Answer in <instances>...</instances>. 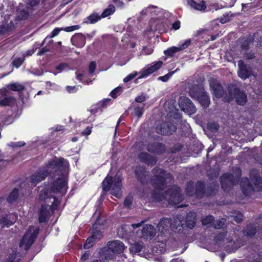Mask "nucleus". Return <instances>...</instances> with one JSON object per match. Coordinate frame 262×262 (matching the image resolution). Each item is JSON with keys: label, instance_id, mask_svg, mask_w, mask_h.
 Wrapping results in <instances>:
<instances>
[{"label": "nucleus", "instance_id": "nucleus-11", "mask_svg": "<svg viewBox=\"0 0 262 262\" xmlns=\"http://www.w3.org/2000/svg\"><path fill=\"white\" fill-rule=\"evenodd\" d=\"M238 75L242 79H246L253 75L252 68L246 65L243 60L238 61Z\"/></svg>", "mask_w": 262, "mask_h": 262}, {"label": "nucleus", "instance_id": "nucleus-53", "mask_svg": "<svg viewBox=\"0 0 262 262\" xmlns=\"http://www.w3.org/2000/svg\"><path fill=\"white\" fill-rule=\"evenodd\" d=\"M146 100V97L144 94H141L140 96L137 97L135 99V101L138 103H141L145 101Z\"/></svg>", "mask_w": 262, "mask_h": 262}, {"label": "nucleus", "instance_id": "nucleus-62", "mask_svg": "<svg viewBox=\"0 0 262 262\" xmlns=\"http://www.w3.org/2000/svg\"><path fill=\"white\" fill-rule=\"evenodd\" d=\"M225 233L223 232L222 233L219 234L216 236V241H221L222 240L225 236Z\"/></svg>", "mask_w": 262, "mask_h": 262}, {"label": "nucleus", "instance_id": "nucleus-29", "mask_svg": "<svg viewBox=\"0 0 262 262\" xmlns=\"http://www.w3.org/2000/svg\"><path fill=\"white\" fill-rule=\"evenodd\" d=\"M12 100V97L4 96L3 93L0 92V106L9 105Z\"/></svg>", "mask_w": 262, "mask_h": 262}, {"label": "nucleus", "instance_id": "nucleus-50", "mask_svg": "<svg viewBox=\"0 0 262 262\" xmlns=\"http://www.w3.org/2000/svg\"><path fill=\"white\" fill-rule=\"evenodd\" d=\"M133 202V196L130 195H128L124 200V205L127 207H130Z\"/></svg>", "mask_w": 262, "mask_h": 262}, {"label": "nucleus", "instance_id": "nucleus-49", "mask_svg": "<svg viewBox=\"0 0 262 262\" xmlns=\"http://www.w3.org/2000/svg\"><path fill=\"white\" fill-rule=\"evenodd\" d=\"M219 125L216 123H210L208 124V128L212 132H216L219 129Z\"/></svg>", "mask_w": 262, "mask_h": 262}, {"label": "nucleus", "instance_id": "nucleus-27", "mask_svg": "<svg viewBox=\"0 0 262 262\" xmlns=\"http://www.w3.org/2000/svg\"><path fill=\"white\" fill-rule=\"evenodd\" d=\"M188 3L191 7L196 10H204L206 9V6L203 1L199 3H196L193 0H188Z\"/></svg>", "mask_w": 262, "mask_h": 262}, {"label": "nucleus", "instance_id": "nucleus-26", "mask_svg": "<svg viewBox=\"0 0 262 262\" xmlns=\"http://www.w3.org/2000/svg\"><path fill=\"white\" fill-rule=\"evenodd\" d=\"M144 168L142 166L137 167L135 170L136 175L141 183H144V179L148 176Z\"/></svg>", "mask_w": 262, "mask_h": 262}, {"label": "nucleus", "instance_id": "nucleus-10", "mask_svg": "<svg viewBox=\"0 0 262 262\" xmlns=\"http://www.w3.org/2000/svg\"><path fill=\"white\" fill-rule=\"evenodd\" d=\"M176 126L171 122L163 123L158 125L156 128V132L161 135L171 134L176 131Z\"/></svg>", "mask_w": 262, "mask_h": 262}, {"label": "nucleus", "instance_id": "nucleus-18", "mask_svg": "<svg viewBox=\"0 0 262 262\" xmlns=\"http://www.w3.org/2000/svg\"><path fill=\"white\" fill-rule=\"evenodd\" d=\"M16 220V217L13 214H3L0 216V224L3 226L7 227L14 224Z\"/></svg>", "mask_w": 262, "mask_h": 262}, {"label": "nucleus", "instance_id": "nucleus-39", "mask_svg": "<svg viewBox=\"0 0 262 262\" xmlns=\"http://www.w3.org/2000/svg\"><path fill=\"white\" fill-rule=\"evenodd\" d=\"M101 16L97 13H93L88 17L87 19L91 24H94L101 19Z\"/></svg>", "mask_w": 262, "mask_h": 262}, {"label": "nucleus", "instance_id": "nucleus-55", "mask_svg": "<svg viewBox=\"0 0 262 262\" xmlns=\"http://www.w3.org/2000/svg\"><path fill=\"white\" fill-rule=\"evenodd\" d=\"M251 41V40L245 39L241 45L242 47L244 49L247 48Z\"/></svg>", "mask_w": 262, "mask_h": 262}, {"label": "nucleus", "instance_id": "nucleus-6", "mask_svg": "<svg viewBox=\"0 0 262 262\" xmlns=\"http://www.w3.org/2000/svg\"><path fill=\"white\" fill-rule=\"evenodd\" d=\"M38 232L39 229L38 228L30 227L20 241L19 246L20 247L24 246L26 250L29 249L33 244Z\"/></svg>", "mask_w": 262, "mask_h": 262}, {"label": "nucleus", "instance_id": "nucleus-31", "mask_svg": "<svg viewBox=\"0 0 262 262\" xmlns=\"http://www.w3.org/2000/svg\"><path fill=\"white\" fill-rule=\"evenodd\" d=\"M256 229L253 225H248L244 230L243 233L246 236H252L255 235Z\"/></svg>", "mask_w": 262, "mask_h": 262}, {"label": "nucleus", "instance_id": "nucleus-44", "mask_svg": "<svg viewBox=\"0 0 262 262\" xmlns=\"http://www.w3.org/2000/svg\"><path fill=\"white\" fill-rule=\"evenodd\" d=\"M214 218L212 215H208L202 218V222L203 225H207L211 223Z\"/></svg>", "mask_w": 262, "mask_h": 262}, {"label": "nucleus", "instance_id": "nucleus-57", "mask_svg": "<svg viewBox=\"0 0 262 262\" xmlns=\"http://www.w3.org/2000/svg\"><path fill=\"white\" fill-rule=\"evenodd\" d=\"M50 51V50L46 47L42 48L37 53L38 56H40Z\"/></svg>", "mask_w": 262, "mask_h": 262}, {"label": "nucleus", "instance_id": "nucleus-42", "mask_svg": "<svg viewBox=\"0 0 262 262\" xmlns=\"http://www.w3.org/2000/svg\"><path fill=\"white\" fill-rule=\"evenodd\" d=\"M24 60V57L23 58H16L13 60L12 64L14 67H15L16 68H18L23 64Z\"/></svg>", "mask_w": 262, "mask_h": 262}, {"label": "nucleus", "instance_id": "nucleus-47", "mask_svg": "<svg viewBox=\"0 0 262 262\" xmlns=\"http://www.w3.org/2000/svg\"><path fill=\"white\" fill-rule=\"evenodd\" d=\"M143 107H136L134 110V115L138 117H141L143 114Z\"/></svg>", "mask_w": 262, "mask_h": 262}, {"label": "nucleus", "instance_id": "nucleus-63", "mask_svg": "<svg viewBox=\"0 0 262 262\" xmlns=\"http://www.w3.org/2000/svg\"><path fill=\"white\" fill-rule=\"evenodd\" d=\"M230 20L229 17L228 16H226L224 18H221L219 20V23H221L222 24H224L226 22Z\"/></svg>", "mask_w": 262, "mask_h": 262}, {"label": "nucleus", "instance_id": "nucleus-45", "mask_svg": "<svg viewBox=\"0 0 262 262\" xmlns=\"http://www.w3.org/2000/svg\"><path fill=\"white\" fill-rule=\"evenodd\" d=\"M226 220L225 219H221L216 221V223L214 224V227L216 229H221L225 225Z\"/></svg>", "mask_w": 262, "mask_h": 262}, {"label": "nucleus", "instance_id": "nucleus-14", "mask_svg": "<svg viewBox=\"0 0 262 262\" xmlns=\"http://www.w3.org/2000/svg\"><path fill=\"white\" fill-rule=\"evenodd\" d=\"M190 39L186 40L181 45H179L178 47H172L170 48H169L164 51V53L165 55L172 56L175 53L183 50L187 48L190 45Z\"/></svg>", "mask_w": 262, "mask_h": 262}, {"label": "nucleus", "instance_id": "nucleus-25", "mask_svg": "<svg viewBox=\"0 0 262 262\" xmlns=\"http://www.w3.org/2000/svg\"><path fill=\"white\" fill-rule=\"evenodd\" d=\"M171 220H170V219L168 218H164L161 220L157 225L159 230L163 232L164 229H166L168 228H171Z\"/></svg>", "mask_w": 262, "mask_h": 262}, {"label": "nucleus", "instance_id": "nucleus-35", "mask_svg": "<svg viewBox=\"0 0 262 262\" xmlns=\"http://www.w3.org/2000/svg\"><path fill=\"white\" fill-rule=\"evenodd\" d=\"M7 88L9 90L13 91H21L24 90L25 89L24 85L18 83H14L10 84L7 86Z\"/></svg>", "mask_w": 262, "mask_h": 262}, {"label": "nucleus", "instance_id": "nucleus-12", "mask_svg": "<svg viewBox=\"0 0 262 262\" xmlns=\"http://www.w3.org/2000/svg\"><path fill=\"white\" fill-rule=\"evenodd\" d=\"M209 83L212 94L217 98L222 97L223 95V90L222 86L218 83L217 80L212 78H210Z\"/></svg>", "mask_w": 262, "mask_h": 262}, {"label": "nucleus", "instance_id": "nucleus-22", "mask_svg": "<svg viewBox=\"0 0 262 262\" xmlns=\"http://www.w3.org/2000/svg\"><path fill=\"white\" fill-rule=\"evenodd\" d=\"M85 37L82 34H75L71 38L73 45L81 48L83 47L85 41Z\"/></svg>", "mask_w": 262, "mask_h": 262}, {"label": "nucleus", "instance_id": "nucleus-37", "mask_svg": "<svg viewBox=\"0 0 262 262\" xmlns=\"http://www.w3.org/2000/svg\"><path fill=\"white\" fill-rule=\"evenodd\" d=\"M186 192L187 194L189 196H192L193 194H195V190L193 182H190L187 184Z\"/></svg>", "mask_w": 262, "mask_h": 262}, {"label": "nucleus", "instance_id": "nucleus-33", "mask_svg": "<svg viewBox=\"0 0 262 262\" xmlns=\"http://www.w3.org/2000/svg\"><path fill=\"white\" fill-rule=\"evenodd\" d=\"M143 248L142 243H135L131 245L130 250L132 253H138L140 252Z\"/></svg>", "mask_w": 262, "mask_h": 262}, {"label": "nucleus", "instance_id": "nucleus-16", "mask_svg": "<svg viewBox=\"0 0 262 262\" xmlns=\"http://www.w3.org/2000/svg\"><path fill=\"white\" fill-rule=\"evenodd\" d=\"M162 64L163 62L162 61H159L150 67L143 70L139 78H141L147 77L149 75L153 73L154 72L159 69Z\"/></svg>", "mask_w": 262, "mask_h": 262}, {"label": "nucleus", "instance_id": "nucleus-32", "mask_svg": "<svg viewBox=\"0 0 262 262\" xmlns=\"http://www.w3.org/2000/svg\"><path fill=\"white\" fill-rule=\"evenodd\" d=\"M115 8L114 5H110L108 7L105 9L101 14V17L104 18L107 17L115 12Z\"/></svg>", "mask_w": 262, "mask_h": 262}, {"label": "nucleus", "instance_id": "nucleus-38", "mask_svg": "<svg viewBox=\"0 0 262 262\" xmlns=\"http://www.w3.org/2000/svg\"><path fill=\"white\" fill-rule=\"evenodd\" d=\"M29 16V13L26 10H19L17 13V19L19 20H22L27 19Z\"/></svg>", "mask_w": 262, "mask_h": 262}, {"label": "nucleus", "instance_id": "nucleus-1", "mask_svg": "<svg viewBox=\"0 0 262 262\" xmlns=\"http://www.w3.org/2000/svg\"><path fill=\"white\" fill-rule=\"evenodd\" d=\"M152 173L154 176L151 181L156 189L152 193V196L155 199L160 201L166 200L169 204L174 205L178 204L183 200L180 189L177 186H173L164 194L161 192V190L165 188L166 184L171 182L173 180L169 173L156 167L153 169Z\"/></svg>", "mask_w": 262, "mask_h": 262}, {"label": "nucleus", "instance_id": "nucleus-36", "mask_svg": "<svg viewBox=\"0 0 262 262\" xmlns=\"http://www.w3.org/2000/svg\"><path fill=\"white\" fill-rule=\"evenodd\" d=\"M18 196V190L16 188H14L8 196L7 200L9 203H12L17 200Z\"/></svg>", "mask_w": 262, "mask_h": 262}, {"label": "nucleus", "instance_id": "nucleus-48", "mask_svg": "<svg viewBox=\"0 0 262 262\" xmlns=\"http://www.w3.org/2000/svg\"><path fill=\"white\" fill-rule=\"evenodd\" d=\"M50 196H52L51 195H49L46 190H44L40 191L39 194V199L41 200H46L48 198H50Z\"/></svg>", "mask_w": 262, "mask_h": 262}, {"label": "nucleus", "instance_id": "nucleus-52", "mask_svg": "<svg viewBox=\"0 0 262 262\" xmlns=\"http://www.w3.org/2000/svg\"><path fill=\"white\" fill-rule=\"evenodd\" d=\"M137 75V72L131 73L123 79V81L124 82H127L130 80H132L133 78H134Z\"/></svg>", "mask_w": 262, "mask_h": 262}, {"label": "nucleus", "instance_id": "nucleus-17", "mask_svg": "<svg viewBox=\"0 0 262 262\" xmlns=\"http://www.w3.org/2000/svg\"><path fill=\"white\" fill-rule=\"evenodd\" d=\"M171 224V228L173 229H177L179 231L181 230V228H184L185 224L183 221V216L178 215L173 217L172 219H170Z\"/></svg>", "mask_w": 262, "mask_h": 262}, {"label": "nucleus", "instance_id": "nucleus-64", "mask_svg": "<svg viewBox=\"0 0 262 262\" xmlns=\"http://www.w3.org/2000/svg\"><path fill=\"white\" fill-rule=\"evenodd\" d=\"M113 1L119 7H122L124 6L123 2L121 0H113Z\"/></svg>", "mask_w": 262, "mask_h": 262}, {"label": "nucleus", "instance_id": "nucleus-2", "mask_svg": "<svg viewBox=\"0 0 262 262\" xmlns=\"http://www.w3.org/2000/svg\"><path fill=\"white\" fill-rule=\"evenodd\" d=\"M68 166V162L63 158H55L49 162L46 167L39 169L32 174L29 178V181L35 186L53 171H58L63 174L67 171Z\"/></svg>", "mask_w": 262, "mask_h": 262}, {"label": "nucleus", "instance_id": "nucleus-15", "mask_svg": "<svg viewBox=\"0 0 262 262\" xmlns=\"http://www.w3.org/2000/svg\"><path fill=\"white\" fill-rule=\"evenodd\" d=\"M250 178L251 181L255 186V189L260 191L262 189V179L259 176L257 171L256 169H253L251 171Z\"/></svg>", "mask_w": 262, "mask_h": 262}, {"label": "nucleus", "instance_id": "nucleus-58", "mask_svg": "<svg viewBox=\"0 0 262 262\" xmlns=\"http://www.w3.org/2000/svg\"><path fill=\"white\" fill-rule=\"evenodd\" d=\"M233 220L237 223H239L243 220V215L242 214H238L236 216H233Z\"/></svg>", "mask_w": 262, "mask_h": 262}, {"label": "nucleus", "instance_id": "nucleus-59", "mask_svg": "<svg viewBox=\"0 0 262 262\" xmlns=\"http://www.w3.org/2000/svg\"><path fill=\"white\" fill-rule=\"evenodd\" d=\"M245 57L247 59H251L254 58L255 55L253 53H248L245 54Z\"/></svg>", "mask_w": 262, "mask_h": 262}, {"label": "nucleus", "instance_id": "nucleus-56", "mask_svg": "<svg viewBox=\"0 0 262 262\" xmlns=\"http://www.w3.org/2000/svg\"><path fill=\"white\" fill-rule=\"evenodd\" d=\"M92 132V127H87L82 133L83 135H89L91 134Z\"/></svg>", "mask_w": 262, "mask_h": 262}, {"label": "nucleus", "instance_id": "nucleus-8", "mask_svg": "<svg viewBox=\"0 0 262 262\" xmlns=\"http://www.w3.org/2000/svg\"><path fill=\"white\" fill-rule=\"evenodd\" d=\"M179 104L181 110L186 113L193 114L196 112L195 107L191 101L187 97H181L179 99Z\"/></svg>", "mask_w": 262, "mask_h": 262}, {"label": "nucleus", "instance_id": "nucleus-43", "mask_svg": "<svg viewBox=\"0 0 262 262\" xmlns=\"http://www.w3.org/2000/svg\"><path fill=\"white\" fill-rule=\"evenodd\" d=\"M178 70V69H177L176 70L169 72L163 76H160L158 78V79L163 82H166Z\"/></svg>", "mask_w": 262, "mask_h": 262}, {"label": "nucleus", "instance_id": "nucleus-24", "mask_svg": "<svg viewBox=\"0 0 262 262\" xmlns=\"http://www.w3.org/2000/svg\"><path fill=\"white\" fill-rule=\"evenodd\" d=\"M140 160L148 165H153L156 164L157 159L146 152H142L140 154Z\"/></svg>", "mask_w": 262, "mask_h": 262}, {"label": "nucleus", "instance_id": "nucleus-34", "mask_svg": "<svg viewBox=\"0 0 262 262\" xmlns=\"http://www.w3.org/2000/svg\"><path fill=\"white\" fill-rule=\"evenodd\" d=\"M219 25V20H213L210 22L209 26L201 30V32H209L213 30Z\"/></svg>", "mask_w": 262, "mask_h": 262}, {"label": "nucleus", "instance_id": "nucleus-9", "mask_svg": "<svg viewBox=\"0 0 262 262\" xmlns=\"http://www.w3.org/2000/svg\"><path fill=\"white\" fill-rule=\"evenodd\" d=\"M67 188L66 180L63 177L57 178L51 186V190L53 192H59L61 195L66 193Z\"/></svg>", "mask_w": 262, "mask_h": 262}, {"label": "nucleus", "instance_id": "nucleus-41", "mask_svg": "<svg viewBox=\"0 0 262 262\" xmlns=\"http://www.w3.org/2000/svg\"><path fill=\"white\" fill-rule=\"evenodd\" d=\"M92 237L93 238L94 241L97 242L102 238L103 234L100 231L96 230L93 232Z\"/></svg>", "mask_w": 262, "mask_h": 262}, {"label": "nucleus", "instance_id": "nucleus-5", "mask_svg": "<svg viewBox=\"0 0 262 262\" xmlns=\"http://www.w3.org/2000/svg\"><path fill=\"white\" fill-rule=\"evenodd\" d=\"M199 86L194 85L190 89L189 91V95L192 98L197 99L201 105L204 107H207L210 104V100L207 93L201 89L200 92H198Z\"/></svg>", "mask_w": 262, "mask_h": 262}, {"label": "nucleus", "instance_id": "nucleus-46", "mask_svg": "<svg viewBox=\"0 0 262 262\" xmlns=\"http://www.w3.org/2000/svg\"><path fill=\"white\" fill-rule=\"evenodd\" d=\"M95 241L93 239V238L91 236L88 238L86 239L85 244L84 245V249H89L91 247H92L93 243Z\"/></svg>", "mask_w": 262, "mask_h": 262}, {"label": "nucleus", "instance_id": "nucleus-60", "mask_svg": "<svg viewBox=\"0 0 262 262\" xmlns=\"http://www.w3.org/2000/svg\"><path fill=\"white\" fill-rule=\"evenodd\" d=\"M35 52V50L33 49L31 50H28L25 53H24V57L25 58L27 56H31Z\"/></svg>", "mask_w": 262, "mask_h": 262}, {"label": "nucleus", "instance_id": "nucleus-7", "mask_svg": "<svg viewBox=\"0 0 262 262\" xmlns=\"http://www.w3.org/2000/svg\"><path fill=\"white\" fill-rule=\"evenodd\" d=\"M230 96L227 98L228 101H230L234 98L235 99L236 103L241 105H244L247 102V95L238 89L234 88L233 92H230Z\"/></svg>", "mask_w": 262, "mask_h": 262}, {"label": "nucleus", "instance_id": "nucleus-13", "mask_svg": "<svg viewBox=\"0 0 262 262\" xmlns=\"http://www.w3.org/2000/svg\"><path fill=\"white\" fill-rule=\"evenodd\" d=\"M107 246L110 250L116 253H122L125 249L124 244L118 240L109 242Z\"/></svg>", "mask_w": 262, "mask_h": 262}, {"label": "nucleus", "instance_id": "nucleus-40", "mask_svg": "<svg viewBox=\"0 0 262 262\" xmlns=\"http://www.w3.org/2000/svg\"><path fill=\"white\" fill-rule=\"evenodd\" d=\"M122 92L121 87H117L114 89L110 93V95L113 98H116L118 96L120 95Z\"/></svg>", "mask_w": 262, "mask_h": 262}, {"label": "nucleus", "instance_id": "nucleus-54", "mask_svg": "<svg viewBox=\"0 0 262 262\" xmlns=\"http://www.w3.org/2000/svg\"><path fill=\"white\" fill-rule=\"evenodd\" d=\"M180 21L177 20L172 24V28L174 30H177L180 28Z\"/></svg>", "mask_w": 262, "mask_h": 262}, {"label": "nucleus", "instance_id": "nucleus-3", "mask_svg": "<svg viewBox=\"0 0 262 262\" xmlns=\"http://www.w3.org/2000/svg\"><path fill=\"white\" fill-rule=\"evenodd\" d=\"M121 179L115 177L113 180L111 177L107 176L102 182V189L104 191L111 190V194L117 198L122 196Z\"/></svg>", "mask_w": 262, "mask_h": 262}, {"label": "nucleus", "instance_id": "nucleus-51", "mask_svg": "<svg viewBox=\"0 0 262 262\" xmlns=\"http://www.w3.org/2000/svg\"><path fill=\"white\" fill-rule=\"evenodd\" d=\"M96 67V63L95 61H92L90 62L89 67V73L91 74H93Z\"/></svg>", "mask_w": 262, "mask_h": 262}, {"label": "nucleus", "instance_id": "nucleus-21", "mask_svg": "<svg viewBox=\"0 0 262 262\" xmlns=\"http://www.w3.org/2000/svg\"><path fill=\"white\" fill-rule=\"evenodd\" d=\"M196 214L193 212H189L186 215L185 220L184 221L185 224L184 227H187L189 229H192L195 224Z\"/></svg>", "mask_w": 262, "mask_h": 262}, {"label": "nucleus", "instance_id": "nucleus-19", "mask_svg": "<svg viewBox=\"0 0 262 262\" xmlns=\"http://www.w3.org/2000/svg\"><path fill=\"white\" fill-rule=\"evenodd\" d=\"M156 229L149 224L145 225L142 231V236L144 238H151L156 235Z\"/></svg>", "mask_w": 262, "mask_h": 262}, {"label": "nucleus", "instance_id": "nucleus-28", "mask_svg": "<svg viewBox=\"0 0 262 262\" xmlns=\"http://www.w3.org/2000/svg\"><path fill=\"white\" fill-rule=\"evenodd\" d=\"M204 184L201 182H198L195 185V195L198 198L202 197L204 193Z\"/></svg>", "mask_w": 262, "mask_h": 262}, {"label": "nucleus", "instance_id": "nucleus-20", "mask_svg": "<svg viewBox=\"0 0 262 262\" xmlns=\"http://www.w3.org/2000/svg\"><path fill=\"white\" fill-rule=\"evenodd\" d=\"M241 185L243 193L245 195H249L253 191L254 188L249 182L247 178H244L242 180Z\"/></svg>", "mask_w": 262, "mask_h": 262}, {"label": "nucleus", "instance_id": "nucleus-4", "mask_svg": "<svg viewBox=\"0 0 262 262\" xmlns=\"http://www.w3.org/2000/svg\"><path fill=\"white\" fill-rule=\"evenodd\" d=\"M233 172L234 173H225L221 178V185L224 190L238 183L241 176V170L239 168H235Z\"/></svg>", "mask_w": 262, "mask_h": 262}, {"label": "nucleus", "instance_id": "nucleus-30", "mask_svg": "<svg viewBox=\"0 0 262 262\" xmlns=\"http://www.w3.org/2000/svg\"><path fill=\"white\" fill-rule=\"evenodd\" d=\"M79 28L80 26L79 25H75L66 28H56L54 29L52 33H59L61 31H64L66 32H72L79 29Z\"/></svg>", "mask_w": 262, "mask_h": 262}, {"label": "nucleus", "instance_id": "nucleus-23", "mask_svg": "<svg viewBox=\"0 0 262 262\" xmlns=\"http://www.w3.org/2000/svg\"><path fill=\"white\" fill-rule=\"evenodd\" d=\"M49 205H42L39 213V221L40 223H43L47 221L50 214L49 211Z\"/></svg>", "mask_w": 262, "mask_h": 262}, {"label": "nucleus", "instance_id": "nucleus-61", "mask_svg": "<svg viewBox=\"0 0 262 262\" xmlns=\"http://www.w3.org/2000/svg\"><path fill=\"white\" fill-rule=\"evenodd\" d=\"M145 223L144 221H141L140 223L137 224H132V226L134 229L138 228L142 226Z\"/></svg>", "mask_w": 262, "mask_h": 262}]
</instances>
